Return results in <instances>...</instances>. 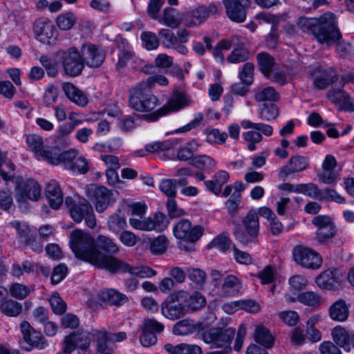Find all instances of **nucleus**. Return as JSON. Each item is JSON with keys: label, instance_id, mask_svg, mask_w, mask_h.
Wrapping results in <instances>:
<instances>
[{"label": "nucleus", "instance_id": "obj_1", "mask_svg": "<svg viewBox=\"0 0 354 354\" xmlns=\"http://www.w3.org/2000/svg\"><path fill=\"white\" fill-rule=\"evenodd\" d=\"M129 106L133 111L143 115L144 119L149 122H157L160 118L178 111L187 105L185 96L180 93H175L163 106H160L157 95L149 91L143 84H137L129 92Z\"/></svg>", "mask_w": 354, "mask_h": 354}, {"label": "nucleus", "instance_id": "obj_2", "mask_svg": "<svg viewBox=\"0 0 354 354\" xmlns=\"http://www.w3.org/2000/svg\"><path fill=\"white\" fill-rule=\"evenodd\" d=\"M69 245L77 259L102 269L108 270L112 256L102 254L96 248L94 238L82 230H73L69 235Z\"/></svg>", "mask_w": 354, "mask_h": 354}, {"label": "nucleus", "instance_id": "obj_3", "mask_svg": "<svg viewBox=\"0 0 354 354\" xmlns=\"http://www.w3.org/2000/svg\"><path fill=\"white\" fill-rule=\"evenodd\" d=\"M297 26L302 32L312 33L319 43L328 46L336 44L342 37L336 17L331 12L325 13L319 19L299 17Z\"/></svg>", "mask_w": 354, "mask_h": 354}, {"label": "nucleus", "instance_id": "obj_4", "mask_svg": "<svg viewBox=\"0 0 354 354\" xmlns=\"http://www.w3.org/2000/svg\"><path fill=\"white\" fill-rule=\"evenodd\" d=\"M203 231L201 225H192L191 221L185 218L179 220L173 227V234L178 241V247L184 250H190L186 243L196 242L202 236Z\"/></svg>", "mask_w": 354, "mask_h": 354}, {"label": "nucleus", "instance_id": "obj_5", "mask_svg": "<svg viewBox=\"0 0 354 354\" xmlns=\"http://www.w3.org/2000/svg\"><path fill=\"white\" fill-rule=\"evenodd\" d=\"M26 143L38 160L57 165L59 151L55 147L45 145L44 138L36 133L26 136Z\"/></svg>", "mask_w": 354, "mask_h": 354}, {"label": "nucleus", "instance_id": "obj_6", "mask_svg": "<svg viewBox=\"0 0 354 354\" xmlns=\"http://www.w3.org/2000/svg\"><path fill=\"white\" fill-rule=\"evenodd\" d=\"M242 223L244 231L240 229L234 230V235L236 240L245 246L257 243L259 232V221L257 212L254 209L250 210L243 218Z\"/></svg>", "mask_w": 354, "mask_h": 354}, {"label": "nucleus", "instance_id": "obj_7", "mask_svg": "<svg viewBox=\"0 0 354 354\" xmlns=\"http://www.w3.org/2000/svg\"><path fill=\"white\" fill-rule=\"evenodd\" d=\"M240 124L245 129H250L242 134L244 140L248 143V149L250 151H254L256 145L262 141V133L266 136H270L273 133L272 127L268 124L253 122L250 120L245 119L241 121Z\"/></svg>", "mask_w": 354, "mask_h": 354}, {"label": "nucleus", "instance_id": "obj_8", "mask_svg": "<svg viewBox=\"0 0 354 354\" xmlns=\"http://www.w3.org/2000/svg\"><path fill=\"white\" fill-rule=\"evenodd\" d=\"M65 205L68 207L74 221L80 223L84 219L88 227L93 228L95 226L96 220L93 207L86 199L82 198L78 202H74L71 197L67 196L65 199Z\"/></svg>", "mask_w": 354, "mask_h": 354}, {"label": "nucleus", "instance_id": "obj_9", "mask_svg": "<svg viewBox=\"0 0 354 354\" xmlns=\"http://www.w3.org/2000/svg\"><path fill=\"white\" fill-rule=\"evenodd\" d=\"M185 297V290H179L168 296L160 305L162 316L172 321L183 317L187 313L181 301Z\"/></svg>", "mask_w": 354, "mask_h": 354}, {"label": "nucleus", "instance_id": "obj_10", "mask_svg": "<svg viewBox=\"0 0 354 354\" xmlns=\"http://www.w3.org/2000/svg\"><path fill=\"white\" fill-rule=\"evenodd\" d=\"M160 41L163 47L176 50L181 55L188 53L187 48L184 45L189 37V33L185 29L178 30L176 33L166 28L158 31Z\"/></svg>", "mask_w": 354, "mask_h": 354}, {"label": "nucleus", "instance_id": "obj_11", "mask_svg": "<svg viewBox=\"0 0 354 354\" xmlns=\"http://www.w3.org/2000/svg\"><path fill=\"white\" fill-rule=\"evenodd\" d=\"M60 57L61 64L64 72L68 76L76 77L79 75L84 68V63L81 53L75 47L66 50H59L57 57Z\"/></svg>", "mask_w": 354, "mask_h": 354}, {"label": "nucleus", "instance_id": "obj_12", "mask_svg": "<svg viewBox=\"0 0 354 354\" xmlns=\"http://www.w3.org/2000/svg\"><path fill=\"white\" fill-rule=\"evenodd\" d=\"M13 178V180H10L7 184L11 181L16 183L15 192L16 200L20 204H24L28 201H37L41 194L40 185L34 179L29 178L26 180H19Z\"/></svg>", "mask_w": 354, "mask_h": 354}, {"label": "nucleus", "instance_id": "obj_13", "mask_svg": "<svg viewBox=\"0 0 354 354\" xmlns=\"http://www.w3.org/2000/svg\"><path fill=\"white\" fill-rule=\"evenodd\" d=\"M78 155L79 151L75 149L59 153L57 165L63 163L66 169L84 174L88 171L90 163L85 157Z\"/></svg>", "mask_w": 354, "mask_h": 354}, {"label": "nucleus", "instance_id": "obj_14", "mask_svg": "<svg viewBox=\"0 0 354 354\" xmlns=\"http://www.w3.org/2000/svg\"><path fill=\"white\" fill-rule=\"evenodd\" d=\"M116 44L119 49L118 60L115 65L118 71H122L127 66L136 68L142 64V59L136 56L132 48L126 39L118 37Z\"/></svg>", "mask_w": 354, "mask_h": 354}, {"label": "nucleus", "instance_id": "obj_15", "mask_svg": "<svg viewBox=\"0 0 354 354\" xmlns=\"http://www.w3.org/2000/svg\"><path fill=\"white\" fill-rule=\"evenodd\" d=\"M299 194H303L318 201H332L339 203H344L345 199L334 189H320L313 183L298 184Z\"/></svg>", "mask_w": 354, "mask_h": 354}, {"label": "nucleus", "instance_id": "obj_16", "mask_svg": "<svg viewBox=\"0 0 354 354\" xmlns=\"http://www.w3.org/2000/svg\"><path fill=\"white\" fill-rule=\"evenodd\" d=\"M109 263L107 270L111 272L129 273L142 278L151 277L156 274V272L148 266H132L114 257L109 259Z\"/></svg>", "mask_w": 354, "mask_h": 354}, {"label": "nucleus", "instance_id": "obj_17", "mask_svg": "<svg viewBox=\"0 0 354 354\" xmlns=\"http://www.w3.org/2000/svg\"><path fill=\"white\" fill-rule=\"evenodd\" d=\"M131 226L138 230L162 232L168 227V221L165 214L157 212L153 217L129 218Z\"/></svg>", "mask_w": 354, "mask_h": 354}, {"label": "nucleus", "instance_id": "obj_18", "mask_svg": "<svg viewBox=\"0 0 354 354\" xmlns=\"http://www.w3.org/2000/svg\"><path fill=\"white\" fill-rule=\"evenodd\" d=\"M292 257L296 263L307 268L317 269L322 263V259L317 252L301 245L294 248Z\"/></svg>", "mask_w": 354, "mask_h": 354}, {"label": "nucleus", "instance_id": "obj_19", "mask_svg": "<svg viewBox=\"0 0 354 354\" xmlns=\"http://www.w3.org/2000/svg\"><path fill=\"white\" fill-rule=\"evenodd\" d=\"M235 335V330L232 328H211L203 334V339L207 344H211L215 347H230L232 338Z\"/></svg>", "mask_w": 354, "mask_h": 354}, {"label": "nucleus", "instance_id": "obj_20", "mask_svg": "<svg viewBox=\"0 0 354 354\" xmlns=\"http://www.w3.org/2000/svg\"><path fill=\"white\" fill-rule=\"evenodd\" d=\"M86 196L95 204L96 211L103 212L109 205L111 192L105 187L91 184L85 187Z\"/></svg>", "mask_w": 354, "mask_h": 354}, {"label": "nucleus", "instance_id": "obj_21", "mask_svg": "<svg viewBox=\"0 0 354 354\" xmlns=\"http://www.w3.org/2000/svg\"><path fill=\"white\" fill-rule=\"evenodd\" d=\"M33 30L36 39L41 43L52 45L56 41L57 31L53 24L47 19H39L35 21Z\"/></svg>", "mask_w": 354, "mask_h": 354}, {"label": "nucleus", "instance_id": "obj_22", "mask_svg": "<svg viewBox=\"0 0 354 354\" xmlns=\"http://www.w3.org/2000/svg\"><path fill=\"white\" fill-rule=\"evenodd\" d=\"M344 276L337 269H328L316 277L317 286L323 290H335L342 284Z\"/></svg>", "mask_w": 354, "mask_h": 354}, {"label": "nucleus", "instance_id": "obj_23", "mask_svg": "<svg viewBox=\"0 0 354 354\" xmlns=\"http://www.w3.org/2000/svg\"><path fill=\"white\" fill-rule=\"evenodd\" d=\"M227 17L237 23H242L246 19L247 9L250 0H223Z\"/></svg>", "mask_w": 354, "mask_h": 354}, {"label": "nucleus", "instance_id": "obj_24", "mask_svg": "<svg viewBox=\"0 0 354 354\" xmlns=\"http://www.w3.org/2000/svg\"><path fill=\"white\" fill-rule=\"evenodd\" d=\"M21 332L23 335L24 341L29 344V348L26 350L30 351L32 348L43 349L47 346V342L45 337L39 331H37L26 321H24L20 324Z\"/></svg>", "mask_w": 354, "mask_h": 354}, {"label": "nucleus", "instance_id": "obj_25", "mask_svg": "<svg viewBox=\"0 0 354 354\" xmlns=\"http://www.w3.org/2000/svg\"><path fill=\"white\" fill-rule=\"evenodd\" d=\"M179 144L178 139H169L162 142L154 141L145 145V151L162 155L167 158L174 159L175 150L177 149Z\"/></svg>", "mask_w": 354, "mask_h": 354}, {"label": "nucleus", "instance_id": "obj_26", "mask_svg": "<svg viewBox=\"0 0 354 354\" xmlns=\"http://www.w3.org/2000/svg\"><path fill=\"white\" fill-rule=\"evenodd\" d=\"M81 56L84 64L97 68L104 60V54L96 46L90 43L84 44L81 47Z\"/></svg>", "mask_w": 354, "mask_h": 354}, {"label": "nucleus", "instance_id": "obj_27", "mask_svg": "<svg viewBox=\"0 0 354 354\" xmlns=\"http://www.w3.org/2000/svg\"><path fill=\"white\" fill-rule=\"evenodd\" d=\"M328 99L333 103L349 111H354V100L342 89H330L327 93Z\"/></svg>", "mask_w": 354, "mask_h": 354}, {"label": "nucleus", "instance_id": "obj_28", "mask_svg": "<svg viewBox=\"0 0 354 354\" xmlns=\"http://www.w3.org/2000/svg\"><path fill=\"white\" fill-rule=\"evenodd\" d=\"M309 167L308 159L303 156H292L288 164L280 171L279 177L286 178L289 174L300 172Z\"/></svg>", "mask_w": 354, "mask_h": 354}, {"label": "nucleus", "instance_id": "obj_29", "mask_svg": "<svg viewBox=\"0 0 354 354\" xmlns=\"http://www.w3.org/2000/svg\"><path fill=\"white\" fill-rule=\"evenodd\" d=\"M289 290L285 295L286 301L288 303L295 302V296L299 295L301 291L308 285V280L302 275H294L289 279Z\"/></svg>", "mask_w": 354, "mask_h": 354}, {"label": "nucleus", "instance_id": "obj_30", "mask_svg": "<svg viewBox=\"0 0 354 354\" xmlns=\"http://www.w3.org/2000/svg\"><path fill=\"white\" fill-rule=\"evenodd\" d=\"M328 312L332 320L344 322L347 320L350 314L349 305L344 299H339L329 306Z\"/></svg>", "mask_w": 354, "mask_h": 354}, {"label": "nucleus", "instance_id": "obj_31", "mask_svg": "<svg viewBox=\"0 0 354 354\" xmlns=\"http://www.w3.org/2000/svg\"><path fill=\"white\" fill-rule=\"evenodd\" d=\"M62 90L67 98L79 106L84 107L88 100L84 92L77 88L71 82H64L62 84Z\"/></svg>", "mask_w": 354, "mask_h": 354}, {"label": "nucleus", "instance_id": "obj_32", "mask_svg": "<svg viewBox=\"0 0 354 354\" xmlns=\"http://www.w3.org/2000/svg\"><path fill=\"white\" fill-rule=\"evenodd\" d=\"M208 18L205 6L183 13V25L188 28L196 27L202 24Z\"/></svg>", "mask_w": 354, "mask_h": 354}, {"label": "nucleus", "instance_id": "obj_33", "mask_svg": "<svg viewBox=\"0 0 354 354\" xmlns=\"http://www.w3.org/2000/svg\"><path fill=\"white\" fill-rule=\"evenodd\" d=\"M230 179V174L225 170H218L211 180L204 181L207 189L216 196L221 194L223 185Z\"/></svg>", "mask_w": 354, "mask_h": 354}, {"label": "nucleus", "instance_id": "obj_34", "mask_svg": "<svg viewBox=\"0 0 354 354\" xmlns=\"http://www.w3.org/2000/svg\"><path fill=\"white\" fill-rule=\"evenodd\" d=\"M92 331L90 333H71L69 335H66L62 343V352L64 354H70L73 352L76 348L78 349V346L82 343L83 338H86L88 336H91Z\"/></svg>", "mask_w": 354, "mask_h": 354}, {"label": "nucleus", "instance_id": "obj_35", "mask_svg": "<svg viewBox=\"0 0 354 354\" xmlns=\"http://www.w3.org/2000/svg\"><path fill=\"white\" fill-rule=\"evenodd\" d=\"M46 195L50 207L57 209L63 203V194L55 180L49 182L46 187Z\"/></svg>", "mask_w": 354, "mask_h": 354}, {"label": "nucleus", "instance_id": "obj_36", "mask_svg": "<svg viewBox=\"0 0 354 354\" xmlns=\"http://www.w3.org/2000/svg\"><path fill=\"white\" fill-rule=\"evenodd\" d=\"M158 21L161 24L171 28H176L181 24H183V13L172 8H166Z\"/></svg>", "mask_w": 354, "mask_h": 354}, {"label": "nucleus", "instance_id": "obj_37", "mask_svg": "<svg viewBox=\"0 0 354 354\" xmlns=\"http://www.w3.org/2000/svg\"><path fill=\"white\" fill-rule=\"evenodd\" d=\"M331 335L335 344L344 349L346 352H351V333L342 326H337L332 330Z\"/></svg>", "mask_w": 354, "mask_h": 354}, {"label": "nucleus", "instance_id": "obj_38", "mask_svg": "<svg viewBox=\"0 0 354 354\" xmlns=\"http://www.w3.org/2000/svg\"><path fill=\"white\" fill-rule=\"evenodd\" d=\"M337 80V73L332 68L318 70L314 78L313 84L317 89H324Z\"/></svg>", "mask_w": 354, "mask_h": 354}, {"label": "nucleus", "instance_id": "obj_39", "mask_svg": "<svg viewBox=\"0 0 354 354\" xmlns=\"http://www.w3.org/2000/svg\"><path fill=\"white\" fill-rule=\"evenodd\" d=\"M186 297L181 301L187 308V313L194 312L203 308L206 304L205 297L199 292L189 293L185 290Z\"/></svg>", "mask_w": 354, "mask_h": 354}, {"label": "nucleus", "instance_id": "obj_40", "mask_svg": "<svg viewBox=\"0 0 354 354\" xmlns=\"http://www.w3.org/2000/svg\"><path fill=\"white\" fill-rule=\"evenodd\" d=\"M242 289V281L235 275L229 274L224 278L221 286L223 295L234 297L239 295Z\"/></svg>", "mask_w": 354, "mask_h": 354}, {"label": "nucleus", "instance_id": "obj_41", "mask_svg": "<svg viewBox=\"0 0 354 354\" xmlns=\"http://www.w3.org/2000/svg\"><path fill=\"white\" fill-rule=\"evenodd\" d=\"M295 301H298L301 304L313 308H317L324 303V299L322 295L313 291L303 292L299 295L295 296Z\"/></svg>", "mask_w": 354, "mask_h": 354}, {"label": "nucleus", "instance_id": "obj_42", "mask_svg": "<svg viewBox=\"0 0 354 354\" xmlns=\"http://www.w3.org/2000/svg\"><path fill=\"white\" fill-rule=\"evenodd\" d=\"M39 61L48 76L54 77L58 74L61 59L57 57V51L50 57L44 55L40 56Z\"/></svg>", "mask_w": 354, "mask_h": 354}, {"label": "nucleus", "instance_id": "obj_43", "mask_svg": "<svg viewBox=\"0 0 354 354\" xmlns=\"http://www.w3.org/2000/svg\"><path fill=\"white\" fill-rule=\"evenodd\" d=\"M165 350L169 354H202L201 348L196 344H179L174 346L171 344H166Z\"/></svg>", "mask_w": 354, "mask_h": 354}, {"label": "nucleus", "instance_id": "obj_44", "mask_svg": "<svg viewBox=\"0 0 354 354\" xmlns=\"http://www.w3.org/2000/svg\"><path fill=\"white\" fill-rule=\"evenodd\" d=\"M98 296L101 301L112 305H120L127 301L125 295L113 289L102 290Z\"/></svg>", "mask_w": 354, "mask_h": 354}, {"label": "nucleus", "instance_id": "obj_45", "mask_svg": "<svg viewBox=\"0 0 354 354\" xmlns=\"http://www.w3.org/2000/svg\"><path fill=\"white\" fill-rule=\"evenodd\" d=\"M254 98L255 101L258 102H274L279 100V95L273 87L267 86L263 88L257 90L254 92Z\"/></svg>", "mask_w": 354, "mask_h": 354}, {"label": "nucleus", "instance_id": "obj_46", "mask_svg": "<svg viewBox=\"0 0 354 354\" xmlns=\"http://www.w3.org/2000/svg\"><path fill=\"white\" fill-rule=\"evenodd\" d=\"M255 341L263 346L266 348H270L273 346L274 338L270 331L263 326H258L254 333Z\"/></svg>", "mask_w": 354, "mask_h": 354}, {"label": "nucleus", "instance_id": "obj_47", "mask_svg": "<svg viewBox=\"0 0 354 354\" xmlns=\"http://www.w3.org/2000/svg\"><path fill=\"white\" fill-rule=\"evenodd\" d=\"M91 336L97 341V350L100 354H112L107 348L108 332L104 329L93 330Z\"/></svg>", "mask_w": 354, "mask_h": 354}, {"label": "nucleus", "instance_id": "obj_48", "mask_svg": "<svg viewBox=\"0 0 354 354\" xmlns=\"http://www.w3.org/2000/svg\"><path fill=\"white\" fill-rule=\"evenodd\" d=\"M257 113L262 120L270 121L279 115V109L273 102L263 103L258 108Z\"/></svg>", "mask_w": 354, "mask_h": 354}, {"label": "nucleus", "instance_id": "obj_49", "mask_svg": "<svg viewBox=\"0 0 354 354\" xmlns=\"http://www.w3.org/2000/svg\"><path fill=\"white\" fill-rule=\"evenodd\" d=\"M149 241V250L153 254H162L167 250L169 241L164 235H160Z\"/></svg>", "mask_w": 354, "mask_h": 354}, {"label": "nucleus", "instance_id": "obj_50", "mask_svg": "<svg viewBox=\"0 0 354 354\" xmlns=\"http://www.w3.org/2000/svg\"><path fill=\"white\" fill-rule=\"evenodd\" d=\"M198 144L196 140H191L186 145L179 148L177 151L176 157L178 160L186 161L192 158L194 152L197 151Z\"/></svg>", "mask_w": 354, "mask_h": 354}, {"label": "nucleus", "instance_id": "obj_51", "mask_svg": "<svg viewBox=\"0 0 354 354\" xmlns=\"http://www.w3.org/2000/svg\"><path fill=\"white\" fill-rule=\"evenodd\" d=\"M1 313L8 317H17L22 311V305L12 299H8L0 306Z\"/></svg>", "mask_w": 354, "mask_h": 354}, {"label": "nucleus", "instance_id": "obj_52", "mask_svg": "<svg viewBox=\"0 0 354 354\" xmlns=\"http://www.w3.org/2000/svg\"><path fill=\"white\" fill-rule=\"evenodd\" d=\"M191 164L201 169L213 170L216 167V162L212 157L207 155H201L192 158Z\"/></svg>", "mask_w": 354, "mask_h": 354}, {"label": "nucleus", "instance_id": "obj_53", "mask_svg": "<svg viewBox=\"0 0 354 354\" xmlns=\"http://www.w3.org/2000/svg\"><path fill=\"white\" fill-rule=\"evenodd\" d=\"M96 247L105 251L107 253L116 254L119 251L118 245L111 238L99 235L96 240Z\"/></svg>", "mask_w": 354, "mask_h": 354}, {"label": "nucleus", "instance_id": "obj_54", "mask_svg": "<svg viewBox=\"0 0 354 354\" xmlns=\"http://www.w3.org/2000/svg\"><path fill=\"white\" fill-rule=\"evenodd\" d=\"M140 39L142 41V46L147 50H156L160 45V40L157 35L151 31L142 32Z\"/></svg>", "mask_w": 354, "mask_h": 354}, {"label": "nucleus", "instance_id": "obj_55", "mask_svg": "<svg viewBox=\"0 0 354 354\" xmlns=\"http://www.w3.org/2000/svg\"><path fill=\"white\" fill-rule=\"evenodd\" d=\"M196 329L194 322L190 319H183L178 322L173 327V333L176 335H187L193 333Z\"/></svg>", "mask_w": 354, "mask_h": 354}, {"label": "nucleus", "instance_id": "obj_56", "mask_svg": "<svg viewBox=\"0 0 354 354\" xmlns=\"http://www.w3.org/2000/svg\"><path fill=\"white\" fill-rule=\"evenodd\" d=\"M75 129L69 123L66 122L59 125L53 136L54 142L62 144L66 142V138Z\"/></svg>", "mask_w": 354, "mask_h": 354}, {"label": "nucleus", "instance_id": "obj_57", "mask_svg": "<svg viewBox=\"0 0 354 354\" xmlns=\"http://www.w3.org/2000/svg\"><path fill=\"white\" fill-rule=\"evenodd\" d=\"M76 22L74 15L71 12H65L59 15L56 19L58 28L63 30H68L73 28Z\"/></svg>", "mask_w": 354, "mask_h": 354}, {"label": "nucleus", "instance_id": "obj_58", "mask_svg": "<svg viewBox=\"0 0 354 354\" xmlns=\"http://www.w3.org/2000/svg\"><path fill=\"white\" fill-rule=\"evenodd\" d=\"M257 60L261 71L266 75L271 72L274 64V59L268 53H261L257 55Z\"/></svg>", "mask_w": 354, "mask_h": 354}, {"label": "nucleus", "instance_id": "obj_59", "mask_svg": "<svg viewBox=\"0 0 354 354\" xmlns=\"http://www.w3.org/2000/svg\"><path fill=\"white\" fill-rule=\"evenodd\" d=\"M9 225L16 230L19 238L23 243L27 242L30 229L26 222H20L19 221H13L9 223Z\"/></svg>", "mask_w": 354, "mask_h": 354}, {"label": "nucleus", "instance_id": "obj_60", "mask_svg": "<svg viewBox=\"0 0 354 354\" xmlns=\"http://www.w3.org/2000/svg\"><path fill=\"white\" fill-rule=\"evenodd\" d=\"M126 226L127 222L125 218L118 214L111 215L108 220L109 229L115 233L119 232Z\"/></svg>", "mask_w": 354, "mask_h": 354}, {"label": "nucleus", "instance_id": "obj_61", "mask_svg": "<svg viewBox=\"0 0 354 354\" xmlns=\"http://www.w3.org/2000/svg\"><path fill=\"white\" fill-rule=\"evenodd\" d=\"M276 275V269L271 266H267L259 272L257 277L262 284H270L275 280Z\"/></svg>", "mask_w": 354, "mask_h": 354}, {"label": "nucleus", "instance_id": "obj_62", "mask_svg": "<svg viewBox=\"0 0 354 354\" xmlns=\"http://www.w3.org/2000/svg\"><path fill=\"white\" fill-rule=\"evenodd\" d=\"M159 189L169 198L175 196L176 194V180L162 179L160 182Z\"/></svg>", "mask_w": 354, "mask_h": 354}, {"label": "nucleus", "instance_id": "obj_63", "mask_svg": "<svg viewBox=\"0 0 354 354\" xmlns=\"http://www.w3.org/2000/svg\"><path fill=\"white\" fill-rule=\"evenodd\" d=\"M253 75V64L249 62L244 64L241 71L239 72V78L241 82L247 86L252 84L254 80Z\"/></svg>", "mask_w": 354, "mask_h": 354}, {"label": "nucleus", "instance_id": "obj_64", "mask_svg": "<svg viewBox=\"0 0 354 354\" xmlns=\"http://www.w3.org/2000/svg\"><path fill=\"white\" fill-rule=\"evenodd\" d=\"M9 291L12 297L18 299H25L30 292L28 287L17 283L12 284L10 286Z\"/></svg>", "mask_w": 354, "mask_h": 354}]
</instances>
